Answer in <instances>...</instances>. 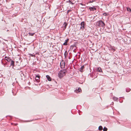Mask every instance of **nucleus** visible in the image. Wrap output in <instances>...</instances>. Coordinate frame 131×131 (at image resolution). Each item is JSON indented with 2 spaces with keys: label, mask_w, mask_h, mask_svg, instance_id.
<instances>
[{
  "label": "nucleus",
  "mask_w": 131,
  "mask_h": 131,
  "mask_svg": "<svg viewBox=\"0 0 131 131\" xmlns=\"http://www.w3.org/2000/svg\"><path fill=\"white\" fill-rule=\"evenodd\" d=\"M66 70L64 69H63L60 70L58 74L59 77L61 78L65 75Z\"/></svg>",
  "instance_id": "nucleus-1"
},
{
  "label": "nucleus",
  "mask_w": 131,
  "mask_h": 131,
  "mask_svg": "<svg viewBox=\"0 0 131 131\" xmlns=\"http://www.w3.org/2000/svg\"><path fill=\"white\" fill-rule=\"evenodd\" d=\"M97 23L99 24V26L100 27H103L105 25V24H104V23L102 20H100L97 21Z\"/></svg>",
  "instance_id": "nucleus-2"
},
{
  "label": "nucleus",
  "mask_w": 131,
  "mask_h": 131,
  "mask_svg": "<svg viewBox=\"0 0 131 131\" xmlns=\"http://www.w3.org/2000/svg\"><path fill=\"white\" fill-rule=\"evenodd\" d=\"M60 67L61 68H63L65 66V63L64 61L62 60L60 63Z\"/></svg>",
  "instance_id": "nucleus-3"
},
{
  "label": "nucleus",
  "mask_w": 131,
  "mask_h": 131,
  "mask_svg": "<svg viewBox=\"0 0 131 131\" xmlns=\"http://www.w3.org/2000/svg\"><path fill=\"white\" fill-rule=\"evenodd\" d=\"M80 29L83 30L84 28V21L82 22L81 24Z\"/></svg>",
  "instance_id": "nucleus-4"
},
{
  "label": "nucleus",
  "mask_w": 131,
  "mask_h": 131,
  "mask_svg": "<svg viewBox=\"0 0 131 131\" xmlns=\"http://www.w3.org/2000/svg\"><path fill=\"white\" fill-rule=\"evenodd\" d=\"M90 76L92 78H96L97 77V73H91L90 74Z\"/></svg>",
  "instance_id": "nucleus-5"
},
{
  "label": "nucleus",
  "mask_w": 131,
  "mask_h": 131,
  "mask_svg": "<svg viewBox=\"0 0 131 131\" xmlns=\"http://www.w3.org/2000/svg\"><path fill=\"white\" fill-rule=\"evenodd\" d=\"M89 9L90 11H93L95 10L96 9V8H95L94 6H93L92 7H90L89 8Z\"/></svg>",
  "instance_id": "nucleus-6"
},
{
  "label": "nucleus",
  "mask_w": 131,
  "mask_h": 131,
  "mask_svg": "<svg viewBox=\"0 0 131 131\" xmlns=\"http://www.w3.org/2000/svg\"><path fill=\"white\" fill-rule=\"evenodd\" d=\"M81 91V90L80 88H78V89H76L74 91L77 93H78Z\"/></svg>",
  "instance_id": "nucleus-7"
},
{
  "label": "nucleus",
  "mask_w": 131,
  "mask_h": 131,
  "mask_svg": "<svg viewBox=\"0 0 131 131\" xmlns=\"http://www.w3.org/2000/svg\"><path fill=\"white\" fill-rule=\"evenodd\" d=\"M84 68V65L82 66L81 68L79 69V71L81 72H82L83 71V69Z\"/></svg>",
  "instance_id": "nucleus-8"
},
{
  "label": "nucleus",
  "mask_w": 131,
  "mask_h": 131,
  "mask_svg": "<svg viewBox=\"0 0 131 131\" xmlns=\"http://www.w3.org/2000/svg\"><path fill=\"white\" fill-rule=\"evenodd\" d=\"M5 59L8 62H9L11 60L10 58L8 57H5Z\"/></svg>",
  "instance_id": "nucleus-9"
},
{
  "label": "nucleus",
  "mask_w": 131,
  "mask_h": 131,
  "mask_svg": "<svg viewBox=\"0 0 131 131\" xmlns=\"http://www.w3.org/2000/svg\"><path fill=\"white\" fill-rule=\"evenodd\" d=\"M96 70L98 72H102V69H101V68L100 67L98 68Z\"/></svg>",
  "instance_id": "nucleus-10"
},
{
  "label": "nucleus",
  "mask_w": 131,
  "mask_h": 131,
  "mask_svg": "<svg viewBox=\"0 0 131 131\" xmlns=\"http://www.w3.org/2000/svg\"><path fill=\"white\" fill-rule=\"evenodd\" d=\"M67 25V24L66 22H64L63 24V27L64 28V29H65Z\"/></svg>",
  "instance_id": "nucleus-11"
},
{
  "label": "nucleus",
  "mask_w": 131,
  "mask_h": 131,
  "mask_svg": "<svg viewBox=\"0 0 131 131\" xmlns=\"http://www.w3.org/2000/svg\"><path fill=\"white\" fill-rule=\"evenodd\" d=\"M69 39H68L66 40H65V42L63 44V45H67V42L68 40Z\"/></svg>",
  "instance_id": "nucleus-12"
},
{
  "label": "nucleus",
  "mask_w": 131,
  "mask_h": 131,
  "mask_svg": "<svg viewBox=\"0 0 131 131\" xmlns=\"http://www.w3.org/2000/svg\"><path fill=\"white\" fill-rule=\"evenodd\" d=\"M109 49L110 50H112L114 52L115 50V49L113 48L112 47H110L109 48Z\"/></svg>",
  "instance_id": "nucleus-13"
},
{
  "label": "nucleus",
  "mask_w": 131,
  "mask_h": 131,
  "mask_svg": "<svg viewBox=\"0 0 131 131\" xmlns=\"http://www.w3.org/2000/svg\"><path fill=\"white\" fill-rule=\"evenodd\" d=\"M46 77L49 81H50L51 80V78L49 75H47Z\"/></svg>",
  "instance_id": "nucleus-14"
},
{
  "label": "nucleus",
  "mask_w": 131,
  "mask_h": 131,
  "mask_svg": "<svg viewBox=\"0 0 131 131\" xmlns=\"http://www.w3.org/2000/svg\"><path fill=\"white\" fill-rule=\"evenodd\" d=\"M20 74L21 76L22 77H24V74H23V72L22 71H20Z\"/></svg>",
  "instance_id": "nucleus-15"
},
{
  "label": "nucleus",
  "mask_w": 131,
  "mask_h": 131,
  "mask_svg": "<svg viewBox=\"0 0 131 131\" xmlns=\"http://www.w3.org/2000/svg\"><path fill=\"white\" fill-rule=\"evenodd\" d=\"M39 79V76L38 75H36L35 77V79L36 80H38Z\"/></svg>",
  "instance_id": "nucleus-16"
},
{
  "label": "nucleus",
  "mask_w": 131,
  "mask_h": 131,
  "mask_svg": "<svg viewBox=\"0 0 131 131\" xmlns=\"http://www.w3.org/2000/svg\"><path fill=\"white\" fill-rule=\"evenodd\" d=\"M14 62L13 60H11V61L10 65L14 66Z\"/></svg>",
  "instance_id": "nucleus-17"
},
{
  "label": "nucleus",
  "mask_w": 131,
  "mask_h": 131,
  "mask_svg": "<svg viewBox=\"0 0 131 131\" xmlns=\"http://www.w3.org/2000/svg\"><path fill=\"white\" fill-rule=\"evenodd\" d=\"M67 2L68 3L69 2L70 4H72V5H73V4H74V3H73L70 0H68V1H67Z\"/></svg>",
  "instance_id": "nucleus-18"
},
{
  "label": "nucleus",
  "mask_w": 131,
  "mask_h": 131,
  "mask_svg": "<svg viewBox=\"0 0 131 131\" xmlns=\"http://www.w3.org/2000/svg\"><path fill=\"white\" fill-rule=\"evenodd\" d=\"M103 129V127L102 126H100L99 127V130H101Z\"/></svg>",
  "instance_id": "nucleus-19"
},
{
  "label": "nucleus",
  "mask_w": 131,
  "mask_h": 131,
  "mask_svg": "<svg viewBox=\"0 0 131 131\" xmlns=\"http://www.w3.org/2000/svg\"><path fill=\"white\" fill-rule=\"evenodd\" d=\"M35 34V33H31L29 32L28 33L29 35V36H33Z\"/></svg>",
  "instance_id": "nucleus-20"
},
{
  "label": "nucleus",
  "mask_w": 131,
  "mask_h": 131,
  "mask_svg": "<svg viewBox=\"0 0 131 131\" xmlns=\"http://www.w3.org/2000/svg\"><path fill=\"white\" fill-rule=\"evenodd\" d=\"M113 99L114 100H115L116 101H117L118 100V99L116 97H114L113 98Z\"/></svg>",
  "instance_id": "nucleus-21"
},
{
  "label": "nucleus",
  "mask_w": 131,
  "mask_h": 131,
  "mask_svg": "<svg viewBox=\"0 0 131 131\" xmlns=\"http://www.w3.org/2000/svg\"><path fill=\"white\" fill-rule=\"evenodd\" d=\"M107 129L105 127H104L103 129V131H107Z\"/></svg>",
  "instance_id": "nucleus-22"
},
{
  "label": "nucleus",
  "mask_w": 131,
  "mask_h": 131,
  "mask_svg": "<svg viewBox=\"0 0 131 131\" xmlns=\"http://www.w3.org/2000/svg\"><path fill=\"white\" fill-rule=\"evenodd\" d=\"M127 10L128 11H129V12H131V9L129 8H127Z\"/></svg>",
  "instance_id": "nucleus-23"
},
{
  "label": "nucleus",
  "mask_w": 131,
  "mask_h": 131,
  "mask_svg": "<svg viewBox=\"0 0 131 131\" xmlns=\"http://www.w3.org/2000/svg\"><path fill=\"white\" fill-rule=\"evenodd\" d=\"M130 90V89H128V91H127V89H126V92H129Z\"/></svg>",
  "instance_id": "nucleus-24"
},
{
  "label": "nucleus",
  "mask_w": 131,
  "mask_h": 131,
  "mask_svg": "<svg viewBox=\"0 0 131 131\" xmlns=\"http://www.w3.org/2000/svg\"><path fill=\"white\" fill-rule=\"evenodd\" d=\"M67 52V51H66L65 52V53H64V55L65 56L66 55V52Z\"/></svg>",
  "instance_id": "nucleus-25"
},
{
  "label": "nucleus",
  "mask_w": 131,
  "mask_h": 131,
  "mask_svg": "<svg viewBox=\"0 0 131 131\" xmlns=\"http://www.w3.org/2000/svg\"><path fill=\"white\" fill-rule=\"evenodd\" d=\"M31 56H32V57H33V56H35V55H34H34H32L31 54Z\"/></svg>",
  "instance_id": "nucleus-26"
},
{
  "label": "nucleus",
  "mask_w": 131,
  "mask_h": 131,
  "mask_svg": "<svg viewBox=\"0 0 131 131\" xmlns=\"http://www.w3.org/2000/svg\"><path fill=\"white\" fill-rule=\"evenodd\" d=\"M70 11V10H69L68 11V13H69V12Z\"/></svg>",
  "instance_id": "nucleus-27"
},
{
  "label": "nucleus",
  "mask_w": 131,
  "mask_h": 131,
  "mask_svg": "<svg viewBox=\"0 0 131 131\" xmlns=\"http://www.w3.org/2000/svg\"><path fill=\"white\" fill-rule=\"evenodd\" d=\"M105 15H106V13H104V14H103V15H105Z\"/></svg>",
  "instance_id": "nucleus-28"
},
{
  "label": "nucleus",
  "mask_w": 131,
  "mask_h": 131,
  "mask_svg": "<svg viewBox=\"0 0 131 131\" xmlns=\"http://www.w3.org/2000/svg\"><path fill=\"white\" fill-rule=\"evenodd\" d=\"M6 28H5V29L4 30H6Z\"/></svg>",
  "instance_id": "nucleus-29"
},
{
  "label": "nucleus",
  "mask_w": 131,
  "mask_h": 131,
  "mask_svg": "<svg viewBox=\"0 0 131 131\" xmlns=\"http://www.w3.org/2000/svg\"><path fill=\"white\" fill-rule=\"evenodd\" d=\"M7 31H9V30H7Z\"/></svg>",
  "instance_id": "nucleus-30"
}]
</instances>
